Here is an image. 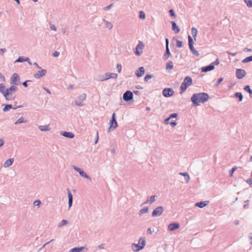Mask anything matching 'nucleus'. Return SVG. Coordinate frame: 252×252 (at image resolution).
<instances>
[{
    "instance_id": "nucleus-1",
    "label": "nucleus",
    "mask_w": 252,
    "mask_h": 252,
    "mask_svg": "<svg viewBox=\"0 0 252 252\" xmlns=\"http://www.w3.org/2000/svg\"><path fill=\"white\" fill-rule=\"evenodd\" d=\"M209 96L206 93H198L193 94L191 100L194 105H198L200 103H203L209 99Z\"/></svg>"
},
{
    "instance_id": "nucleus-2",
    "label": "nucleus",
    "mask_w": 252,
    "mask_h": 252,
    "mask_svg": "<svg viewBox=\"0 0 252 252\" xmlns=\"http://www.w3.org/2000/svg\"><path fill=\"white\" fill-rule=\"evenodd\" d=\"M17 90V87L14 86H11L9 89H7L5 92L4 97L7 100H11L14 99L15 97L12 96V94L15 92Z\"/></svg>"
},
{
    "instance_id": "nucleus-3",
    "label": "nucleus",
    "mask_w": 252,
    "mask_h": 252,
    "mask_svg": "<svg viewBox=\"0 0 252 252\" xmlns=\"http://www.w3.org/2000/svg\"><path fill=\"white\" fill-rule=\"evenodd\" d=\"M192 79L189 77H186L180 86L181 93L184 92L188 87L192 84Z\"/></svg>"
},
{
    "instance_id": "nucleus-4",
    "label": "nucleus",
    "mask_w": 252,
    "mask_h": 252,
    "mask_svg": "<svg viewBox=\"0 0 252 252\" xmlns=\"http://www.w3.org/2000/svg\"><path fill=\"white\" fill-rule=\"evenodd\" d=\"M145 245V241L143 238H140L138 244H134L132 246V249L134 251H138L142 249Z\"/></svg>"
},
{
    "instance_id": "nucleus-5",
    "label": "nucleus",
    "mask_w": 252,
    "mask_h": 252,
    "mask_svg": "<svg viewBox=\"0 0 252 252\" xmlns=\"http://www.w3.org/2000/svg\"><path fill=\"white\" fill-rule=\"evenodd\" d=\"M144 45L142 42L139 41L138 45H137L135 51L134 52L135 54L137 56H140L143 53V48Z\"/></svg>"
},
{
    "instance_id": "nucleus-6",
    "label": "nucleus",
    "mask_w": 252,
    "mask_h": 252,
    "mask_svg": "<svg viewBox=\"0 0 252 252\" xmlns=\"http://www.w3.org/2000/svg\"><path fill=\"white\" fill-rule=\"evenodd\" d=\"M109 124H110V126L109 127V130H110L111 129H115L117 127L118 124H117V122L116 120L115 113L113 114L112 118L110 121Z\"/></svg>"
},
{
    "instance_id": "nucleus-7",
    "label": "nucleus",
    "mask_w": 252,
    "mask_h": 252,
    "mask_svg": "<svg viewBox=\"0 0 252 252\" xmlns=\"http://www.w3.org/2000/svg\"><path fill=\"white\" fill-rule=\"evenodd\" d=\"M163 212V208L162 207H158L154 210L152 213L153 217H157L160 216Z\"/></svg>"
},
{
    "instance_id": "nucleus-8",
    "label": "nucleus",
    "mask_w": 252,
    "mask_h": 252,
    "mask_svg": "<svg viewBox=\"0 0 252 252\" xmlns=\"http://www.w3.org/2000/svg\"><path fill=\"white\" fill-rule=\"evenodd\" d=\"M174 94V91L170 88H165L163 90L162 94L165 97H169Z\"/></svg>"
},
{
    "instance_id": "nucleus-9",
    "label": "nucleus",
    "mask_w": 252,
    "mask_h": 252,
    "mask_svg": "<svg viewBox=\"0 0 252 252\" xmlns=\"http://www.w3.org/2000/svg\"><path fill=\"white\" fill-rule=\"evenodd\" d=\"M246 75V72L243 69H237L236 70V76L238 79L243 78Z\"/></svg>"
},
{
    "instance_id": "nucleus-10",
    "label": "nucleus",
    "mask_w": 252,
    "mask_h": 252,
    "mask_svg": "<svg viewBox=\"0 0 252 252\" xmlns=\"http://www.w3.org/2000/svg\"><path fill=\"white\" fill-rule=\"evenodd\" d=\"M132 98H133V94L131 93V92H130L129 91H126L123 94V98L126 101L130 100Z\"/></svg>"
},
{
    "instance_id": "nucleus-11",
    "label": "nucleus",
    "mask_w": 252,
    "mask_h": 252,
    "mask_svg": "<svg viewBox=\"0 0 252 252\" xmlns=\"http://www.w3.org/2000/svg\"><path fill=\"white\" fill-rule=\"evenodd\" d=\"M118 76L117 74L115 73H106L105 77L101 79V81L106 80L110 78H116Z\"/></svg>"
},
{
    "instance_id": "nucleus-12",
    "label": "nucleus",
    "mask_w": 252,
    "mask_h": 252,
    "mask_svg": "<svg viewBox=\"0 0 252 252\" xmlns=\"http://www.w3.org/2000/svg\"><path fill=\"white\" fill-rule=\"evenodd\" d=\"M20 77L16 73H14L10 79L11 84L13 85H17V82L19 81Z\"/></svg>"
},
{
    "instance_id": "nucleus-13",
    "label": "nucleus",
    "mask_w": 252,
    "mask_h": 252,
    "mask_svg": "<svg viewBox=\"0 0 252 252\" xmlns=\"http://www.w3.org/2000/svg\"><path fill=\"white\" fill-rule=\"evenodd\" d=\"M180 225L178 223H170L168 226V230L172 231L175 229H178Z\"/></svg>"
},
{
    "instance_id": "nucleus-14",
    "label": "nucleus",
    "mask_w": 252,
    "mask_h": 252,
    "mask_svg": "<svg viewBox=\"0 0 252 252\" xmlns=\"http://www.w3.org/2000/svg\"><path fill=\"white\" fill-rule=\"evenodd\" d=\"M46 71L45 69L38 71L37 73L34 74V77L35 78H40V77L44 76L46 74Z\"/></svg>"
},
{
    "instance_id": "nucleus-15",
    "label": "nucleus",
    "mask_w": 252,
    "mask_h": 252,
    "mask_svg": "<svg viewBox=\"0 0 252 252\" xmlns=\"http://www.w3.org/2000/svg\"><path fill=\"white\" fill-rule=\"evenodd\" d=\"M74 169L79 173L80 175L84 177V178H87V179H91L87 175V174L84 172L83 171H82L80 168H77V167H74Z\"/></svg>"
},
{
    "instance_id": "nucleus-16",
    "label": "nucleus",
    "mask_w": 252,
    "mask_h": 252,
    "mask_svg": "<svg viewBox=\"0 0 252 252\" xmlns=\"http://www.w3.org/2000/svg\"><path fill=\"white\" fill-rule=\"evenodd\" d=\"M145 73V70L143 67H140L138 70H137L135 73L136 76L138 77L142 76Z\"/></svg>"
},
{
    "instance_id": "nucleus-17",
    "label": "nucleus",
    "mask_w": 252,
    "mask_h": 252,
    "mask_svg": "<svg viewBox=\"0 0 252 252\" xmlns=\"http://www.w3.org/2000/svg\"><path fill=\"white\" fill-rule=\"evenodd\" d=\"M68 197V206L70 208L72 206L73 196L69 189H67Z\"/></svg>"
},
{
    "instance_id": "nucleus-18",
    "label": "nucleus",
    "mask_w": 252,
    "mask_h": 252,
    "mask_svg": "<svg viewBox=\"0 0 252 252\" xmlns=\"http://www.w3.org/2000/svg\"><path fill=\"white\" fill-rule=\"evenodd\" d=\"M214 66L213 65H210L207 66L203 67L201 68L202 72H207L212 70L214 69Z\"/></svg>"
},
{
    "instance_id": "nucleus-19",
    "label": "nucleus",
    "mask_w": 252,
    "mask_h": 252,
    "mask_svg": "<svg viewBox=\"0 0 252 252\" xmlns=\"http://www.w3.org/2000/svg\"><path fill=\"white\" fill-rule=\"evenodd\" d=\"M209 203L208 201H201L195 204V206L198 207L199 208H203L206 206Z\"/></svg>"
},
{
    "instance_id": "nucleus-20",
    "label": "nucleus",
    "mask_w": 252,
    "mask_h": 252,
    "mask_svg": "<svg viewBox=\"0 0 252 252\" xmlns=\"http://www.w3.org/2000/svg\"><path fill=\"white\" fill-rule=\"evenodd\" d=\"M14 161V160L13 158H10L7 160H6L4 163H3V166L4 167H8L11 165Z\"/></svg>"
},
{
    "instance_id": "nucleus-21",
    "label": "nucleus",
    "mask_w": 252,
    "mask_h": 252,
    "mask_svg": "<svg viewBox=\"0 0 252 252\" xmlns=\"http://www.w3.org/2000/svg\"><path fill=\"white\" fill-rule=\"evenodd\" d=\"M171 24L172 26V30L175 33H178L180 32V28L178 26H177L176 23L175 22H171Z\"/></svg>"
},
{
    "instance_id": "nucleus-22",
    "label": "nucleus",
    "mask_w": 252,
    "mask_h": 252,
    "mask_svg": "<svg viewBox=\"0 0 252 252\" xmlns=\"http://www.w3.org/2000/svg\"><path fill=\"white\" fill-rule=\"evenodd\" d=\"M62 135L66 137L72 138L74 137V134L70 132H63Z\"/></svg>"
},
{
    "instance_id": "nucleus-23",
    "label": "nucleus",
    "mask_w": 252,
    "mask_h": 252,
    "mask_svg": "<svg viewBox=\"0 0 252 252\" xmlns=\"http://www.w3.org/2000/svg\"><path fill=\"white\" fill-rule=\"evenodd\" d=\"M173 67V63L171 61H169L166 64V69L171 70Z\"/></svg>"
},
{
    "instance_id": "nucleus-24",
    "label": "nucleus",
    "mask_w": 252,
    "mask_h": 252,
    "mask_svg": "<svg viewBox=\"0 0 252 252\" xmlns=\"http://www.w3.org/2000/svg\"><path fill=\"white\" fill-rule=\"evenodd\" d=\"M84 249V247L74 248L69 251V252H81Z\"/></svg>"
},
{
    "instance_id": "nucleus-25",
    "label": "nucleus",
    "mask_w": 252,
    "mask_h": 252,
    "mask_svg": "<svg viewBox=\"0 0 252 252\" xmlns=\"http://www.w3.org/2000/svg\"><path fill=\"white\" fill-rule=\"evenodd\" d=\"M171 54L169 49L168 47H166V53L164 55V58L166 60L168 57L170 56Z\"/></svg>"
},
{
    "instance_id": "nucleus-26",
    "label": "nucleus",
    "mask_w": 252,
    "mask_h": 252,
    "mask_svg": "<svg viewBox=\"0 0 252 252\" xmlns=\"http://www.w3.org/2000/svg\"><path fill=\"white\" fill-rule=\"evenodd\" d=\"M234 96L237 98H238L239 101H241L242 100L243 95L241 93H236L234 94Z\"/></svg>"
},
{
    "instance_id": "nucleus-27",
    "label": "nucleus",
    "mask_w": 252,
    "mask_h": 252,
    "mask_svg": "<svg viewBox=\"0 0 252 252\" xmlns=\"http://www.w3.org/2000/svg\"><path fill=\"white\" fill-rule=\"evenodd\" d=\"M105 23V27L109 30L111 29L112 28V25L110 22H109L107 21L103 20Z\"/></svg>"
},
{
    "instance_id": "nucleus-28",
    "label": "nucleus",
    "mask_w": 252,
    "mask_h": 252,
    "mask_svg": "<svg viewBox=\"0 0 252 252\" xmlns=\"http://www.w3.org/2000/svg\"><path fill=\"white\" fill-rule=\"evenodd\" d=\"M39 128L41 131H48L49 130L48 126H39Z\"/></svg>"
},
{
    "instance_id": "nucleus-29",
    "label": "nucleus",
    "mask_w": 252,
    "mask_h": 252,
    "mask_svg": "<svg viewBox=\"0 0 252 252\" xmlns=\"http://www.w3.org/2000/svg\"><path fill=\"white\" fill-rule=\"evenodd\" d=\"M177 114L176 113H173L172 114H171L169 117H168V118L166 119L165 120V123H166V124H168V121H169V120L171 119V118H176L177 117Z\"/></svg>"
},
{
    "instance_id": "nucleus-30",
    "label": "nucleus",
    "mask_w": 252,
    "mask_h": 252,
    "mask_svg": "<svg viewBox=\"0 0 252 252\" xmlns=\"http://www.w3.org/2000/svg\"><path fill=\"white\" fill-rule=\"evenodd\" d=\"M191 34L193 37L195 39V37L197 34V30L195 28H192L191 29Z\"/></svg>"
},
{
    "instance_id": "nucleus-31",
    "label": "nucleus",
    "mask_w": 252,
    "mask_h": 252,
    "mask_svg": "<svg viewBox=\"0 0 252 252\" xmlns=\"http://www.w3.org/2000/svg\"><path fill=\"white\" fill-rule=\"evenodd\" d=\"M0 92L3 95H4L5 92V86L3 84H0Z\"/></svg>"
},
{
    "instance_id": "nucleus-32",
    "label": "nucleus",
    "mask_w": 252,
    "mask_h": 252,
    "mask_svg": "<svg viewBox=\"0 0 252 252\" xmlns=\"http://www.w3.org/2000/svg\"><path fill=\"white\" fill-rule=\"evenodd\" d=\"M29 58H26V59H24L23 57H19V58L16 61V62H23L24 61H29Z\"/></svg>"
},
{
    "instance_id": "nucleus-33",
    "label": "nucleus",
    "mask_w": 252,
    "mask_h": 252,
    "mask_svg": "<svg viewBox=\"0 0 252 252\" xmlns=\"http://www.w3.org/2000/svg\"><path fill=\"white\" fill-rule=\"evenodd\" d=\"M188 39H189V47H192L193 44V42L192 38L191 37V36L190 35L188 36Z\"/></svg>"
},
{
    "instance_id": "nucleus-34",
    "label": "nucleus",
    "mask_w": 252,
    "mask_h": 252,
    "mask_svg": "<svg viewBox=\"0 0 252 252\" xmlns=\"http://www.w3.org/2000/svg\"><path fill=\"white\" fill-rule=\"evenodd\" d=\"M189 49H190L193 55H195L196 56H199V54L198 52L194 48L193 46H192V47H189Z\"/></svg>"
},
{
    "instance_id": "nucleus-35",
    "label": "nucleus",
    "mask_w": 252,
    "mask_h": 252,
    "mask_svg": "<svg viewBox=\"0 0 252 252\" xmlns=\"http://www.w3.org/2000/svg\"><path fill=\"white\" fill-rule=\"evenodd\" d=\"M155 198H156V196L155 195H153V196H152L150 197V199L149 200H147V202L146 203H152V202H153L154 201H155Z\"/></svg>"
},
{
    "instance_id": "nucleus-36",
    "label": "nucleus",
    "mask_w": 252,
    "mask_h": 252,
    "mask_svg": "<svg viewBox=\"0 0 252 252\" xmlns=\"http://www.w3.org/2000/svg\"><path fill=\"white\" fill-rule=\"evenodd\" d=\"M26 121H24V119L23 118H19L15 123V125H17L22 123H25Z\"/></svg>"
},
{
    "instance_id": "nucleus-37",
    "label": "nucleus",
    "mask_w": 252,
    "mask_h": 252,
    "mask_svg": "<svg viewBox=\"0 0 252 252\" xmlns=\"http://www.w3.org/2000/svg\"><path fill=\"white\" fill-rule=\"evenodd\" d=\"M139 18L141 19H144L145 18V14L143 11L139 12Z\"/></svg>"
},
{
    "instance_id": "nucleus-38",
    "label": "nucleus",
    "mask_w": 252,
    "mask_h": 252,
    "mask_svg": "<svg viewBox=\"0 0 252 252\" xmlns=\"http://www.w3.org/2000/svg\"><path fill=\"white\" fill-rule=\"evenodd\" d=\"M252 61V56H250L243 60V63H247Z\"/></svg>"
},
{
    "instance_id": "nucleus-39",
    "label": "nucleus",
    "mask_w": 252,
    "mask_h": 252,
    "mask_svg": "<svg viewBox=\"0 0 252 252\" xmlns=\"http://www.w3.org/2000/svg\"><path fill=\"white\" fill-rule=\"evenodd\" d=\"M12 108V105L10 104H8L5 106V107L3 109V111H6Z\"/></svg>"
},
{
    "instance_id": "nucleus-40",
    "label": "nucleus",
    "mask_w": 252,
    "mask_h": 252,
    "mask_svg": "<svg viewBox=\"0 0 252 252\" xmlns=\"http://www.w3.org/2000/svg\"><path fill=\"white\" fill-rule=\"evenodd\" d=\"M244 2L247 4L248 7H252V2L250 0H244Z\"/></svg>"
},
{
    "instance_id": "nucleus-41",
    "label": "nucleus",
    "mask_w": 252,
    "mask_h": 252,
    "mask_svg": "<svg viewBox=\"0 0 252 252\" xmlns=\"http://www.w3.org/2000/svg\"><path fill=\"white\" fill-rule=\"evenodd\" d=\"M67 220H62V221L61 222V223L59 225V227H62V226L67 224Z\"/></svg>"
},
{
    "instance_id": "nucleus-42",
    "label": "nucleus",
    "mask_w": 252,
    "mask_h": 252,
    "mask_svg": "<svg viewBox=\"0 0 252 252\" xmlns=\"http://www.w3.org/2000/svg\"><path fill=\"white\" fill-rule=\"evenodd\" d=\"M244 90L249 92L250 94L252 93V90L250 88V86L248 85V86H246L244 87Z\"/></svg>"
},
{
    "instance_id": "nucleus-43",
    "label": "nucleus",
    "mask_w": 252,
    "mask_h": 252,
    "mask_svg": "<svg viewBox=\"0 0 252 252\" xmlns=\"http://www.w3.org/2000/svg\"><path fill=\"white\" fill-rule=\"evenodd\" d=\"M152 78V76L151 75H146L144 77V81L145 82L148 81L149 79Z\"/></svg>"
},
{
    "instance_id": "nucleus-44",
    "label": "nucleus",
    "mask_w": 252,
    "mask_h": 252,
    "mask_svg": "<svg viewBox=\"0 0 252 252\" xmlns=\"http://www.w3.org/2000/svg\"><path fill=\"white\" fill-rule=\"evenodd\" d=\"M183 45V43L181 41L177 40L176 42V46L178 47H182Z\"/></svg>"
},
{
    "instance_id": "nucleus-45",
    "label": "nucleus",
    "mask_w": 252,
    "mask_h": 252,
    "mask_svg": "<svg viewBox=\"0 0 252 252\" xmlns=\"http://www.w3.org/2000/svg\"><path fill=\"white\" fill-rule=\"evenodd\" d=\"M237 169V167H233L229 171V173H230V176H232L233 174V172L236 170Z\"/></svg>"
},
{
    "instance_id": "nucleus-46",
    "label": "nucleus",
    "mask_w": 252,
    "mask_h": 252,
    "mask_svg": "<svg viewBox=\"0 0 252 252\" xmlns=\"http://www.w3.org/2000/svg\"><path fill=\"white\" fill-rule=\"evenodd\" d=\"M148 208H144L142 209H141L140 211L141 214H144L145 213H146L148 212Z\"/></svg>"
},
{
    "instance_id": "nucleus-47",
    "label": "nucleus",
    "mask_w": 252,
    "mask_h": 252,
    "mask_svg": "<svg viewBox=\"0 0 252 252\" xmlns=\"http://www.w3.org/2000/svg\"><path fill=\"white\" fill-rule=\"evenodd\" d=\"M223 78H220L218 79V80L216 83V85L218 86L222 81H223Z\"/></svg>"
},
{
    "instance_id": "nucleus-48",
    "label": "nucleus",
    "mask_w": 252,
    "mask_h": 252,
    "mask_svg": "<svg viewBox=\"0 0 252 252\" xmlns=\"http://www.w3.org/2000/svg\"><path fill=\"white\" fill-rule=\"evenodd\" d=\"M41 202L39 200H36L33 202V205L34 206H39Z\"/></svg>"
},
{
    "instance_id": "nucleus-49",
    "label": "nucleus",
    "mask_w": 252,
    "mask_h": 252,
    "mask_svg": "<svg viewBox=\"0 0 252 252\" xmlns=\"http://www.w3.org/2000/svg\"><path fill=\"white\" fill-rule=\"evenodd\" d=\"M169 12H170V15H171V16L174 17L176 16L175 14V13L174 12V10L173 9L170 10H169Z\"/></svg>"
},
{
    "instance_id": "nucleus-50",
    "label": "nucleus",
    "mask_w": 252,
    "mask_h": 252,
    "mask_svg": "<svg viewBox=\"0 0 252 252\" xmlns=\"http://www.w3.org/2000/svg\"><path fill=\"white\" fill-rule=\"evenodd\" d=\"M121 68H122V66H121V65L119 64H117V70L119 72H120L121 71Z\"/></svg>"
},
{
    "instance_id": "nucleus-51",
    "label": "nucleus",
    "mask_w": 252,
    "mask_h": 252,
    "mask_svg": "<svg viewBox=\"0 0 252 252\" xmlns=\"http://www.w3.org/2000/svg\"><path fill=\"white\" fill-rule=\"evenodd\" d=\"M185 180H186V182H189L190 180V177H189V174L188 175H187L186 176H185Z\"/></svg>"
},
{
    "instance_id": "nucleus-52",
    "label": "nucleus",
    "mask_w": 252,
    "mask_h": 252,
    "mask_svg": "<svg viewBox=\"0 0 252 252\" xmlns=\"http://www.w3.org/2000/svg\"><path fill=\"white\" fill-rule=\"evenodd\" d=\"M112 4H110L108 6L104 7V10H108V9H109L112 7Z\"/></svg>"
},
{
    "instance_id": "nucleus-53",
    "label": "nucleus",
    "mask_w": 252,
    "mask_h": 252,
    "mask_svg": "<svg viewBox=\"0 0 252 252\" xmlns=\"http://www.w3.org/2000/svg\"><path fill=\"white\" fill-rule=\"evenodd\" d=\"M50 29H51L52 30H53V31H55L56 30V28H55V26H54V25H50Z\"/></svg>"
},
{
    "instance_id": "nucleus-54",
    "label": "nucleus",
    "mask_w": 252,
    "mask_h": 252,
    "mask_svg": "<svg viewBox=\"0 0 252 252\" xmlns=\"http://www.w3.org/2000/svg\"><path fill=\"white\" fill-rule=\"evenodd\" d=\"M147 234H151L152 233V231L151 230V228H148L147 231Z\"/></svg>"
},
{
    "instance_id": "nucleus-55",
    "label": "nucleus",
    "mask_w": 252,
    "mask_h": 252,
    "mask_svg": "<svg viewBox=\"0 0 252 252\" xmlns=\"http://www.w3.org/2000/svg\"><path fill=\"white\" fill-rule=\"evenodd\" d=\"M59 52H55L53 54V56L54 57H58L59 55Z\"/></svg>"
},
{
    "instance_id": "nucleus-56",
    "label": "nucleus",
    "mask_w": 252,
    "mask_h": 252,
    "mask_svg": "<svg viewBox=\"0 0 252 252\" xmlns=\"http://www.w3.org/2000/svg\"><path fill=\"white\" fill-rule=\"evenodd\" d=\"M180 174L182 175V176H186L187 175H188V174L187 172H185V173H180Z\"/></svg>"
},
{
    "instance_id": "nucleus-57",
    "label": "nucleus",
    "mask_w": 252,
    "mask_h": 252,
    "mask_svg": "<svg viewBox=\"0 0 252 252\" xmlns=\"http://www.w3.org/2000/svg\"><path fill=\"white\" fill-rule=\"evenodd\" d=\"M4 142L3 140L0 139V147H1L3 145Z\"/></svg>"
},
{
    "instance_id": "nucleus-58",
    "label": "nucleus",
    "mask_w": 252,
    "mask_h": 252,
    "mask_svg": "<svg viewBox=\"0 0 252 252\" xmlns=\"http://www.w3.org/2000/svg\"><path fill=\"white\" fill-rule=\"evenodd\" d=\"M170 125L172 126H175L176 125H177V123H175V122H171L170 123Z\"/></svg>"
},
{
    "instance_id": "nucleus-59",
    "label": "nucleus",
    "mask_w": 252,
    "mask_h": 252,
    "mask_svg": "<svg viewBox=\"0 0 252 252\" xmlns=\"http://www.w3.org/2000/svg\"><path fill=\"white\" fill-rule=\"evenodd\" d=\"M27 81H25L23 83V85L25 87H27L28 86V85H27Z\"/></svg>"
},
{
    "instance_id": "nucleus-60",
    "label": "nucleus",
    "mask_w": 252,
    "mask_h": 252,
    "mask_svg": "<svg viewBox=\"0 0 252 252\" xmlns=\"http://www.w3.org/2000/svg\"><path fill=\"white\" fill-rule=\"evenodd\" d=\"M5 51V49H1L0 50V53L1 54H3Z\"/></svg>"
},
{
    "instance_id": "nucleus-61",
    "label": "nucleus",
    "mask_w": 252,
    "mask_h": 252,
    "mask_svg": "<svg viewBox=\"0 0 252 252\" xmlns=\"http://www.w3.org/2000/svg\"><path fill=\"white\" fill-rule=\"evenodd\" d=\"M44 89L45 90V91L49 94H51V92L50 91L48 90V89H47L46 88H44Z\"/></svg>"
},
{
    "instance_id": "nucleus-62",
    "label": "nucleus",
    "mask_w": 252,
    "mask_h": 252,
    "mask_svg": "<svg viewBox=\"0 0 252 252\" xmlns=\"http://www.w3.org/2000/svg\"><path fill=\"white\" fill-rule=\"evenodd\" d=\"M168 47V39H166V47Z\"/></svg>"
},
{
    "instance_id": "nucleus-63",
    "label": "nucleus",
    "mask_w": 252,
    "mask_h": 252,
    "mask_svg": "<svg viewBox=\"0 0 252 252\" xmlns=\"http://www.w3.org/2000/svg\"><path fill=\"white\" fill-rule=\"evenodd\" d=\"M98 139V133H97V134H96V141L95 142V144L97 142Z\"/></svg>"
},
{
    "instance_id": "nucleus-64",
    "label": "nucleus",
    "mask_w": 252,
    "mask_h": 252,
    "mask_svg": "<svg viewBox=\"0 0 252 252\" xmlns=\"http://www.w3.org/2000/svg\"><path fill=\"white\" fill-rule=\"evenodd\" d=\"M244 207L245 208H247L248 207V204L247 203V204H245Z\"/></svg>"
}]
</instances>
